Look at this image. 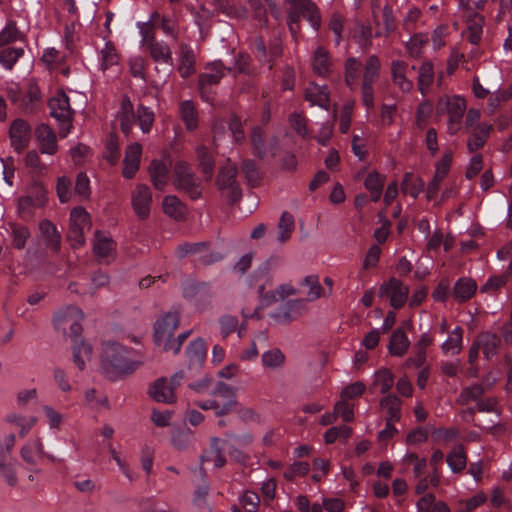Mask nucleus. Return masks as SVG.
<instances>
[{
    "label": "nucleus",
    "mask_w": 512,
    "mask_h": 512,
    "mask_svg": "<svg viewBox=\"0 0 512 512\" xmlns=\"http://www.w3.org/2000/svg\"><path fill=\"white\" fill-rule=\"evenodd\" d=\"M101 363L104 373L110 379L133 373L141 365V361L134 359L131 351L115 342L103 345Z\"/></svg>",
    "instance_id": "f257e3e1"
},
{
    "label": "nucleus",
    "mask_w": 512,
    "mask_h": 512,
    "mask_svg": "<svg viewBox=\"0 0 512 512\" xmlns=\"http://www.w3.org/2000/svg\"><path fill=\"white\" fill-rule=\"evenodd\" d=\"M465 110L466 101L460 96H445L437 103V112L448 116L447 129L452 135L460 131Z\"/></svg>",
    "instance_id": "f03ea898"
},
{
    "label": "nucleus",
    "mask_w": 512,
    "mask_h": 512,
    "mask_svg": "<svg viewBox=\"0 0 512 512\" xmlns=\"http://www.w3.org/2000/svg\"><path fill=\"white\" fill-rule=\"evenodd\" d=\"M381 70V61L375 54L370 55L364 65L361 79V98L364 106L368 109L374 107V83L378 80Z\"/></svg>",
    "instance_id": "7ed1b4c3"
},
{
    "label": "nucleus",
    "mask_w": 512,
    "mask_h": 512,
    "mask_svg": "<svg viewBox=\"0 0 512 512\" xmlns=\"http://www.w3.org/2000/svg\"><path fill=\"white\" fill-rule=\"evenodd\" d=\"M83 320V312L77 307L69 306L55 314L54 327L64 335L77 338L82 333Z\"/></svg>",
    "instance_id": "20e7f679"
},
{
    "label": "nucleus",
    "mask_w": 512,
    "mask_h": 512,
    "mask_svg": "<svg viewBox=\"0 0 512 512\" xmlns=\"http://www.w3.org/2000/svg\"><path fill=\"white\" fill-rule=\"evenodd\" d=\"M91 228L89 213L82 207L74 208L70 213V228L67 239L72 248L78 249L85 244V233Z\"/></svg>",
    "instance_id": "39448f33"
},
{
    "label": "nucleus",
    "mask_w": 512,
    "mask_h": 512,
    "mask_svg": "<svg viewBox=\"0 0 512 512\" xmlns=\"http://www.w3.org/2000/svg\"><path fill=\"white\" fill-rule=\"evenodd\" d=\"M50 114L57 119L62 127L59 135L64 138L70 132L73 111L70 107L69 98L63 91H57L49 101Z\"/></svg>",
    "instance_id": "423d86ee"
},
{
    "label": "nucleus",
    "mask_w": 512,
    "mask_h": 512,
    "mask_svg": "<svg viewBox=\"0 0 512 512\" xmlns=\"http://www.w3.org/2000/svg\"><path fill=\"white\" fill-rule=\"evenodd\" d=\"M173 184L176 189L188 193L191 199H198L201 196L198 180L189 164L184 161L175 164Z\"/></svg>",
    "instance_id": "0eeeda50"
},
{
    "label": "nucleus",
    "mask_w": 512,
    "mask_h": 512,
    "mask_svg": "<svg viewBox=\"0 0 512 512\" xmlns=\"http://www.w3.org/2000/svg\"><path fill=\"white\" fill-rule=\"evenodd\" d=\"M229 72L221 61H214L205 66V71L199 75L198 87L200 94L206 101L210 100L209 92L213 85H217Z\"/></svg>",
    "instance_id": "6e6552de"
},
{
    "label": "nucleus",
    "mask_w": 512,
    "mask_h": 512,
    "mask_svg": "<svg viewBox=\"0 0 512 512\" xmlns=\"http://www.w3.org/2000/svg\"><path fill=\"white\" fill-rule=\"evenodd\" d=\"M180 317L177 312H168L161 319L157 320L154 325V341L156 345H169L175 330L179 326Z\"/></svg>",
    "instance_id": "1a4fd4ad"
},
{
    "label": "nucleus",
    "mask_w": 512,
    "mask_h": 512,
    "mask_svg": "<svg viewBox=\"0 0 512 512\" xmlns=\"http://www.w3.org/2000/svg\"><path fill=\"white\" fill-rule=\"evenodd\" d=\"M153 204L151 189L145 184H137L131 192V206L140 220H146L150 216Z\"/></svg>",
    "instance_id": "9d476101"
},
{
    "label": "nucleus",
    "mask_w": 512,
    "mask_h": 512,
    "mask_svg": "<svg viewBox=\"0 0 512 512\" xmlns=\"http://www.w3.org/2000/svg\"><path fill=\"white\" fill-rule=\"evenodd\" d=\"M182 378V374H175L170 381L166 378L157 379L149 389L150 396L157 402L162 403H174L176 400L174 390L179 381Z\"/></svg>",
    "instance_id": "9b49d317"
},
{
    "label": "nucleus",
    "mask_w": 512,
    "mask_h": 512,
    "mask_svg": "<svg viewBox=\"0 0 512 512\" xmlns=\"http://www.w3.org/2000/svg\"><path fill=\"white\" fill-rule=\"evenodd\" d=\"M378 294L380 297L389 298L390 305L395 309H399L408 299L409 288L400 280L391 278L387 283L381 285Z\"/></svg>",
    "instance_id": "f8f14e48"
},
{
    "label": "nucleus",
    "mask_w": 512,
    "mask_h": 512,
    "mask_svg": "<svg viewBox=\"0 0 512 512\" xmlns=\"http://www.w3.org/2000/svg\"><path fill=\"white\" fill-rule=\"evenodd\" d=\"M414 68L415 66L410 68L407 62L400 59H394L391 61V81L393 85L403 93H410L414 88L413 81L408 77L409 71L413 70Z\"/></svg>",
    "instance_id": "ddd939ff"
},
{
    "label": "nucleus",
    "mask_w": 512,
    "mask_h": 512,
    "mask_svg": "<svg viewBox=\"0 0 512 512\" xmlns=\"http://www.w3.org/2000/svg\"><path fill=\"white\" fill-rule=\"evenodd\" d=\"M237 168L228 163L224 166L217 176V186L220 190H227L231 202H235L241 197V190L235 185Z\"/></svg>",
    "instance_id": "4468645a"
},
{
    "label": "nucleus",
    "mask_w": 512,
    "mask_h": 512,
    "mask_svg": "<svg viewBox=\"0 0 512 512\" xmlns=\"http://www.w3.org/2000/svg\"><path fill=\"white\" fill-rule=\"evenodd\" d=\"M116 245L110 235L107 233L96 231L93 242L94 256L100 262H109L110 258L114 257Z\"/></svg>",
    "instance_id": "2eb2a0df"
},
{
    "label": "nucleus",
    "mask_w": 512,
    "mask_h": 512,
    "mask_svg": "<svg viewBox=\"0 0 512 512\" xmlns=\"http://www.w3.org/2000/svg\"><path fill=\"white\" fill-rule=\"evenodd\" d=\"M31 138V127L23 119H16L10 126V139L13 147L17 151H22L29 143Z\"/></svg>",
    "instance_id": "dca6fc26"
},
{
    "label": "nucleus",
    "mask_w": 512,
    "mask_h": 512,
    "mask_svg": "<svg viewBox=\"0 0 512 512\" xmlns=\"http://www.w3.org/2000/svg\"><path fill=\"white\" fill-rule=\"evenodd\" d=\"M214 293L208 283H191L184 288V297L192 300L199 307L210 304Z\"/></svg>",
    "instance_id": "f3484780"
},
{
    "label": "nucleus",
    "mask_w": 512,
    "mask_h": 512,
    "mask_svg": "<svg viewBox=\"0 0 512 512\" xmlns=\"http://www.w3.org/2000/svg\"><path fill=\"white\" fill-rule=\"evenodd\" d=\"M142 146L135 142L127 146L123 160V176L131 179L135 176L140 167Z\"/></svg>",
    "instance_id": "a211bd4d"
},
{
    "label": "nucleus",
    "mask_w": 512,
    "mask_h": 512,
    "mask_svg": "<svg viewBox=\"0 0 512 512\" xmlns=\"http://www.w3.org/2000/svg\"><path fill=\"white\" fill-rule=\"evenodd\" d=\"M35 133L40 151L43 154H55L57 151V137L54 131L48 125L41 124L37 127Z\"/></svg>",
    "instance_id": "6ab92c4d"
},
{
    "label": "nucleus",
    "mask_w": 512,
    "mask_h": 512,
    "mask_svg": "<svg viewBox=\"0 0 512 512\" xmlns=\"http://www.w3.org/2000/svg\"><path fill=\"white\" fill-rule=\"evenodd\" d=\"M492 130V125L488 123H480L475 125L472 128L471 136L467 141V149L470 153H473L485 145L490 132Z\"/></svg>",
    "instance_id": "aec40b11"
},
{
    "label": "nucleus",
    "mask_w": 512,
    "mask_h": 512,
    "mask_svg": "<svg viewBox=\"0 0 512 512\" xmlns=\"http://www.w3.org/2000/svg\"><path fill=\"white\" fill-rule=\"evenodd\" d=\"M293 9L299 13V18L304 16L311 25L318 29L321 25V17L317 6L311 0H295Z\"/></svg>",
    "instance_id": "412c9836"
},
{
    "label": "nucleus",
    "mask_w": 512,
    "mask_h": 512,
    "mask_svg": "<svg viewBox=\"0 0 512 512\" xmlns=\"http://www.w3.org/2000/svg\"><path fill=\"white\" fill-rule=\"evenodd\" d=\"M307 310L304 300H293L280 306L274 317L282 321H291L302 315Z\"/></svg>",
    "instance_id": "4be33fe9"
},
{
    "label": "nucleus",
    "mask_w": 512,
    "mask_h": 512,
    "mask_svg": "<svg viewBox=\"0 0 512 512\" xmlns=\"http://www.w3.org/2000/svg\"><path fill=\"white\" fill-rule=\"evenodd\" d=\"M212 397L219 404H229L226 407L225 415L231 412L237 405L235 389L223 382H219L216 385L212 392Z\"/></svg>",
    "instance_id": "5701e85b"
},
{
    "label": "nucleus",
    "mask_w": 512,
    "mask_h": 512,
    "mask_svg": "<svg viewBox=\"0 0 512 512\" xmlns=\"http://www.w3.org/2000/svg\"><path fill=\"white\" fill-rule=\"evenodd\" d=\"M162 210L168 217L180 221L187 214V208L180 199L174 195L165 196L162 201Z\"/></svg>",
    "instance_id": "b1692460"
},
{
    "label": "nucleus",
    "mask_w": 512,
    "mask_h": 512,
    "mask_svg": "<svg viewBox=\"0 0 512 512\" xmlns=\"http://www.w3.org/2000/svg\"><path fill=\"white\" fill-rule=\"evenodd\" d=\"M39 230L44 238L46 246L54 252H58L61 247V235L57 231L55 225L51 221L45 219L40 222Z\"/></svg>",
    "instance_id": "393cba45"
},
{
    "label": "nucleus",
    "mask_w": 512,
    "mask_h": 512,
    "mask_svg": "<svg viewBox=\"0 0 512 512\" xmlns=\"http://www.w3.org/2000/svg\"><path fill=\"white\" fill-rule=\"evenodd\" d=\"M410 347V341L406 333L398 328L391 334L388 351L392 356H404Z\"/></svg>",
    "instance_id": "a878e982"
},
{
    "label": "nucleus",
    "mask_w": 512,
    "mask_h": 512,
    "mask_svg": "<svg viewBox=\"0 0 512 512\" xmlns=\"http://www.w3.org/2000/svg\"><path fill=\"white\" fill-rule=\"evenodd\" d=\"M119 121L122 132L128 136L136 121V113L134 112L132 102L128 97H124L122 99Z\"/></svg>",
    "instance_id": "bb28decb"
},
{
    "label": "nucleus",
    "mask_w": 512,
    "mask_h": 512,
    "mask_svg": "<svg viewBox=\"0 0 512 512\" xmlns=\"http://www.w3.org/2000/svg\"><path fill=\"white\" fill-rule=\"evenodd\" d=\"M476 291L477 283L475 280L462 277L458 279L454 285L453 297L460 302H464L472 298Z\"/></svg>",
    "instance_id": "cd10ccee"
},
{
    "label": "nucleus",
    "mask_w": 512,
    "mask_h": 512,
    "mask_svg": "<svg viewBox=\"0 0 512 512\" xmlns=\"http://www.w3.org/2000/svg\"><path fill=\"white\" fill-rule=\"evenodd\" d=\"M186 357L189 367L200 366L206 357V345L203 339L193 340L186 349Z\"/></svg>",
    "instance_id": "c85d7f7f"
},
{
    "label": "nucleus",
    "mask_w": 512,
    "mask_h": 512,
    "mask_svg": "<svg viewBox=\"0 0 512 512\" xmlns=\"http://www.w3.org/2000/svg\"><path fill=\"white\" fill-rule=\"evenodd\" d=\"M168 167L160 160H153L149 166V174L154 187L163 190L168 183Z\"/></svg>",
    "instance_id": "c756f323"
},
{
    "label": "nucleus",
    "mask_w": 512,
    "mask_h": 512,
    "mask_svg": "<svg viewBox=\"0 0 512 512\" xmlns=\"http://www.w3.org/2000/svg\"><path fill=\"white\" fill-rule=\"evenodd\" d=\"M306 100L312 105L327 109L329 106V93L326 86L310 83L305 93Z\"/></svg>",
    "instance_id": "7c9ffc66"
},
{
    "label": "nucleus",
    "mask_w": 512,
    "mask_h": 512,
    "mask_svg": "<svg viewBox=\"0 0 512 512\" xmlns=\"http://www.w3.org/2000/svg\"><path fill=\"white\" fill-rule=\"evenodd\" d=\"M178 71L183 78H187L195 72V55L187 44L180 45V63Z\"/></svg>",
    "instance_id": "2f4dec72"
},
{
    "label": "nucleus",
    "mask_w": 512,
    "mask_h": 512,
    "mask_svg": "<svg viewBox=\"0 0 512 512\" xmlns=\"http://www.w3.org/2000/svg\"><path fill=\"white\" fill-rule=\"evenodd\" d=\"M501 340L496 333L483 332L476 340V345L483 349V353L487 359L491 358L497 353Z\"/></svg>",
    "instance_id": "473e14b6"
},
{
    "label": "nucleus",
    "mask_w": 512,
    "mask_h": 512,
    "mask_svg": "<svg viewBox=\"0 0 512 512\" xmlns=\"http://www.w3.org/2000/svg\"><path fill=\"white\" fill-rule=\"evenodd\" d=\"M331 60L328 51L323 47H318L312 58L313 71L319 76H327L331 71Z\"/></svg>",
    "instance_id": "72a5a7b5"
},
{
    "label": "nucleus",
    "mask_w": 512,
    "mask_h": 512,
    "mask_svg": "<svg viewBox=\"0 0 512 512\" xmlns=\"http://www.w3.org/2000/svg\"><path fill=\"white\" fill-rule=\"evenodd\" d=\"M43 453V444L39 438L28 441L20 451L22 459L32 465L41 459Z\"/></svg>",
    "instance_id": "f704fd0d"
},
{
    "label": "nucleus",
    "mask_w": 512,
    "mask_h": 512,
    "mask_svg": "<svg viewBox=\"0 0 512 512\" xmlns=\"http://www.w3.org/2000/svg\"><path fill=\"white\" fill-rule=\"evenodd\" d=\"M424 186L425 183L419 176H416L411 172H407L405 173L401 184V192L416 199L423 191Z\"/></svg>",
    "instance_id": "c9c22d12"
},
{
    "label": "nucleus",
    "mask_w": 512,
    "mask_h": 512,
    "mask_svg": "<svg viewBox=\"0 0 512 512\" xmlns=\"http://www.w3.org/2000/svg\"><path fill=\"white\" fill-rule=\"evenodd\" d=\"M37 419L33 416H24L18 413H10L6 416L5 422L19 429L20 437H25L30 429L36 424Z\"/></svg>",
    "instance_id": "e433bc0d"
},
{
    "label": "nucleus",
    "mask_w": 512,
    "mask_h": 512,
    "mask_svg": "<svg viewBox=\"0 0 512 512\" xmlns=\"http://www.w3.org/2000/svg\"><path fill=\"white\" fill-rule=\"evenodd\" d=\"M100 69L106 71L107 69L117 66L120 62V55L118 54L114 44L106 42L104 47L99 50Z\"/></svg>",
    "instance_id": "4c0bfd02"
},
{
    "label": "nucleus",
    "mask_w": 512,
    "mask_h": 512,
    "mask_svg": "<svg viewBox=\"0 0 512 512\" xmlns=\"http://www.w3.org/2000/svg\"><path fill=\"white\" fill-rule=\"evenodd\" d=\"M179 114L187 130H195L198 126V114L195 105L190 100L182 101L179 104Z\"/></svg>",
    "instance_id": "58836bf2"
},
{
    "label": "nucleus",
    "mask_w": 512,
    "mask_h": 512,
    "mask_svg": "<svg viewBox=\"0 0 512 512\" xmlns=\"http://www.w3.org/2000/svg\"><path fill=\"white\" fill-rule=\"evenodd\" d=\"M380 406L387 411L386 422H397L401 418V400L395 395H387L380 401Z\"/></svg>",
    "instance_id": "ea45409f"
},
{
    "label": "nucleus",
    "mask_w": 512,
    "mask_h": 512,
    "mask_svg": "<svg viewBox=\"0 0 512 512\" xmlns=\"http://www.w3.org/2000/svg\"><path fill=\"white\" fill-rule=\"evenodd\" d=\"M155 62L172 64V52L169 46L163 41H156L145 48Z\"/></svg>",
    "instance_id": "a19ab883"
},
{
    "label": "nucleus",
    "mask_w": 512,
    "mask_h": 512,
    "mask_svg": "<svg viewBox=\"0 0 512 512\" xmlns=\"http://www.w3.org/2000/svg\"><path fill=\"white\" fill-rule=\"evenodd\" d=\"M385 176L376 171L369 173L364 181L365 188L370 192L371 199L377 202L382 194Z\"/></svg>",
    "instance_id": "79ce46f5"
},
{
    "label": "nucleus",
    "mask_w": 512,
    "mask_h": 512,
    "mask_svg": "<svg viewBox=\"0 0 512 512\" xmlns=\"http://www.w3.org/2000/svg\"><path fill=\"white\" fill-rule=\"evenodd\" d=\"M394 385V376L389 369L382 368L374 375L371 389H379L382 394L387 393Z\"/></svg>",
    "instance_id": "37998d69"
},
{
    "label": "nucleus",
    "mask_w": 512,
    "mask_h": 512,
    "mask_svg": "<svg viewBox=\"0 0 512 512\" xmlns=\"http://www.w3.org/2000/svg\"><path fill=\"white\" fill-rule=\"evenodd\" d=\"M73 361L79 370H83L92 357V347L83 341L72 346Z\"/></svg>",
    "instance_id": "c03bdc74"
},
{
    "label": "nucleus",
    "mask_w": 512,
    "mask_h": 512,
    "mask_svg": "<svg viewBox=\"0 0 512 512\" xmlns=\"http://www.w3.org/2000/svg\"><path fill=\"white\" fill-rule=\"evenodd\" d=\"M361 63L354 57H349L345 61L344 65V76L345 83L349 87L350 90H355L357 88V81L359 77Z\"/></svg>",
    "instance_id": "a18cd8bd"
},
{
    "label": "nucleus",
    "mask_w": 512,
    "mask_h": 512,
    "mask_svg": "<svg viewBox=\"0 0 512 512\" xmlns=\"http://www.w3.org/2000/svg\"><path fill=\"white\" fill-rule=\"evenodd\" d=\"M419 512H449L448 506L442 501H436L435 496L426 494L417 502Z\"/></svg>",
    "instance_id": "49530a36"
},
{
    "label": "nucleus",
    "mask_w": 512,
    "mask_h": 512,
    "mask_svg": "<svg viewBox=\"0 0 512 512\" xmlns=\"http://www.w3.org/2000/svg\"><path fill=\"white\" fill-rule=\"evenodd\" d=\"M303 286L308 288L306 293L309 301H315L321 297H326V290L320 285L319 277L317 275H308L303 279Z\"/></svg>",
    "instance_id": "de8ad7c7"
},
{
    "label": "nucleus",
    "mask_w": 512,
    "mask_h": 512,
    "mask_svg": "<svg viewBox=\"0 0 512 512\" xmlns=\"http://www.w3.org/2000/svg\"><path fill=\"white\" fill-rule=\"evenodd\" d=\"M462 334L463 330L456 327L450 332L447 340L442 344V350L446 354L456 355L462 349Z\"/></svg>",
    "instance_id": "09e8293b"
},
{
    "label": "nucleus",
    "mask_w": 512,
    "mask_h": 512,
    "mask_svg": "<svg viewBox=\"0 0 512 512\" xmlns=\"http://www.w3.org/2000/svg\"><path fill=\"white\" fill-rule=\"evenodd\" d=\"M295 228V221L292 214L284 211L278 222V240L281 243L286 242L290 237Z\"/></svg>",
    "instance_id": "8fccbe9b"
},
{
    "label": "nucleus",
    "mask_w": 512,
    "mask_h": 512,
    "mask_svg": "<svg viewBox=\"0 0 512 512\" xmlns=\"http://www.w3.org/2000/svg\"><path fill=\"white\" fill-rule=\"evenodd\" d=\"M434 80V68L431 62L425 61L419 67L418 89L422 94L430 87Z\"/></svg>",
    "instance_id": "3c124183"
},
{
    "label": "nucleus",
    "mask_w": 512,
    "mask_h": 512,
    "mask_svg": "<svg viewBox=\"0 0 512 512\" xmlns=\"http://www.w3.org/2000/svg\"><path fill=\"white\" fill-rule=\"evenodd\" d=\"M250 140L254 155L260 159H264L268 153L263 130L258 126L254 127L250 134Z\"/></svg>",
    "instance_id": "603ef678"
},
{
    "label": "nucleus",
    "mask_w": 512,
    "mask_h": 512,
    "mask_svg": "<svg viewBox=\"0 0 512 512\" xmlns=\"http://www.w3.org/2000/svg\"><path fill=\"white\" fill-rule=\"evenodd\" d=\"M196 154L199 161V167L202 172L211 179L214 170V159L204 145H199L196 148Z\"/></svg>",
    "instance_id": "864d4df0"
},
{
    "label": "nucleus",
    "mask_w": 512,
    "mask_h": 512,
    "mask_svg": "<svg viewBox=\"0 0 512 512\" xmlns=\"http://www.w3.org/2000/svg\"><path fill=\"white\" fill-rule=\"evenodd\" d=\"M447 463L455 473L460 472L466 466V453L463 446L455 447L447 456Z\"/></svg>",
    "instance_id": "5fc2aeb1"
},
{
    "label": "nucleus",
    "mask_w": 512,
    "mask_h": 512,
    "mask_svg": "<svg viewBox=\"0 0 512 512\" xmlns=\"http://www.w3.org/2000/svg\"><path fill=\"white\" fill-rule=\"evenodd\" d=\"M136 120L142 132L148 133L154 123V112L150 108L139 104L136 111Z\"/></svg>",
    "instance_id": "6e6d98bb"
},
{
    "label": "nucleus",
    "mask_w": 512,
    "mask_h": 512,
    "mask_svg": "<svg viewBox=\"0 0 512 512\" xmlns=\"http://www.w3.org/2000/svg\"><path fill=\"white\" fill-rule=\"evenodd\" d=\"M285 356L278 348H272L262 355V364L269 369H277L283 366Z\"/></svg>",
    "instance_id": "4d7b16f0"
},
{
    "label": "nucleus",
    "mask_w": 512,
    "mask_h": 512,
    "mask_svg": "<svg viewBox=\"0 0 512 512\" xmlns=\"http://www.w3.org/2000/svg\"><path fill=\"white\" fill-rule=\"evenodd\" d=\"M258 293L266 301V304L269 305L278 300L277 296H279V298L283 299L286 296L294 295L296 293V291L290 285H281L275 291L266 293L264 295V286L262 285L258 288Z\"/></svg>",
    "instance_id": "13d9d810"
},
{
    "label": "nucleus",
    "mask_w": 512,
    "mask_h": 512,
    "mask_svg": "<svg viewBox=\"0 0 512 512\" xmlns=\"http://www.w3.org/2000/svg\"><path fill=\"white\" fill-rule=\"evenodd\" d=\"M103 157L110 164H115L120 157V146L118 143V138L113 133H111L107 138Z\"/></svg>",
    "instance_id": "bf43d9fd"
},
{
    "label": "nucleus",
    "mask_w": 512,
    "mask_h": 512,
    "mask_svg": "<svg viewBox=\"0 0 512 512\" xmlns=\"http://www.w3.org/2000/svg\"><path fill=\"white\" fill-rule=\"evenodd\" d=\"M428 41L429 37L426 34L417 33L406 43V48L412 57H419Z\"/></svg>",
    "instance_id": "052dcab7"
},
{
    "label": "nucleus",
    "mask_w": 512,
    "mask_h": 512,
    "mask_svg": "<svg viewBox=\"0 0 512 512\" xmlns=\"http://www.w3.org/2000/svg\"><path fill=\"white\" fill-rule=\"evenodd\" d=\"M22 48L7 47L0 51V63L6 69H12L17 60L23 55Z\"/></svg>",
    "instance_id": "680f3d73"
},
{
    "label": "nucleus",
    "mask_w": 512,
    "mask_h": 512,
    "mask_svg": "<svg viewBox=\"0 0 512 512\" xmlns=\"http://www.w3.org/2000/svg\"><path fill=\"white\" fill-rule=\"evenodd\" d=\"M11 233L13 247L19 250L23 249L26 245V241L30 238L29 229L25 226L12 224Z\"/></svg>",
    "instance_id": "e2e57ef3"
},
{
    "label": "nucleus",
    "mask_w": 512,
    "mask_h": 512,
    "mask_svg": "<svg viewBox=\"0 0 512 512\" xmlns=\"http://www.w3.org/2000/svg\"><path fill=\"white\" fill-rule=\"evenodd\" d=\"M484 388L480 384H474L468 388H465L459 395L457 401L462 404H468L471 401H478L483 395Z\"/></svg>",
    "instance_id": "0e129e2a"
},
{
    "label": "nucleus",
    "mask_w": 512,
    "mask_h": 512,
    "mask_svg": "<svg viewBox=\"0 0 512 512\" xmlns=\"http://www.w3.org/2000/svg\"><path fill=\"white\" fill-rule=\"evenodd\" d=\"M310 471L308 462L298 461L291 464L283 473V476L288 481H293L297 476H306Z\"/></svg>",
    "instance_id": "69168bd1"
},
{
    "label": "nucleus",
    "mask_w": 512,
    "mask_h": 512,
    "mask_svg": "<svg viewBox=\"0 0 512 512\" xmlns=\"http://www.w3.org/2000/svg\"><path fill=\"white\" fill-rule=\"evenodd\" d=\"M27 195H32L34 207L40 208L46 202V189L40 182H33L27 191Z\"/></svg>",
    "instance_id": "338daca9"
},
{
    "label": "nucleus",
    "mask_w": 512,
    "mask_h": 512,
    "mask_svg": "<svg viewBox=\"0 0 512 512\" xmlns=\"http://www.w3.org/2000/svg\"><path fill=\"white\" fill-rule=\"evenodd\" d=\"M14 462L13 459L0 463V476L9 486H15L18 481Z\"/></svg>",
    "instance_id": "774afa93"
}]
</instances>
